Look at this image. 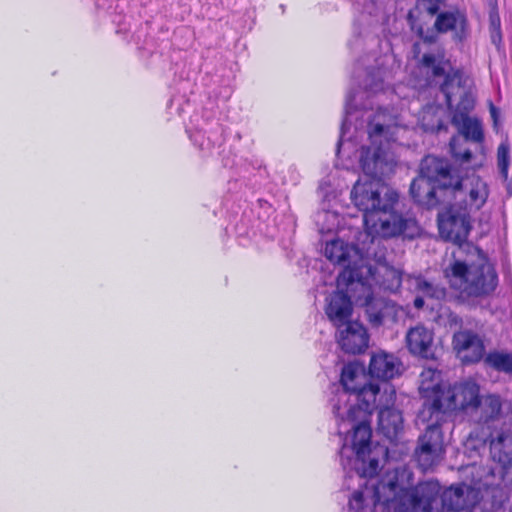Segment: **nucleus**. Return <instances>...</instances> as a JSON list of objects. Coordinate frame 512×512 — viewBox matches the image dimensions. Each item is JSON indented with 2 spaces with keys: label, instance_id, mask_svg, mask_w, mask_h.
Wrapping results in <instances>:
<instances>
[{
  "label": "nucleus",
  "instance_id": "obj_1",
  "mask_svg": "<svg viewBox=\"0 0 512 512\" xmlns=\"http://www.w3.org/2000/svg\"><path fill=\"white\" fill-rule=\"evenodd\" d=\"M450 192L454 200L450 207V240L458 245L454 252L450 288L458 296H484L495 290L498 278L493 265L474 245L467 241L473 225L472 212L482 209L489 198L490 187L472 165L469 149H458L450 143Z\"/></svg>",
  "mask_w": 512,
  "mask_h": 512
},
{
  "label": "nucleus",
  "instance_id": "obj_2",
  "mask_svg": "<svg viewBox=\"0 0 512 512\" xmlns=\"http://www.w3.org/2000/svg\"><path fill=\"white\" fill-rule=\"evenodd\" d=\"M341 390L330 399L332 412L339 421L342 447L339 451L344 470H354L360 478H374L387 455L383 447H371L370 417L377 403H393L395 389L387 382H369L362 366L348 363L342 369Z\"/></svg>",
  "mask_w": 512,
  "mask_h": 512
},
{
  "label": "nucleus",
  "instance_id": "obj_3",
  "mask_svg": "<svg viewBox=\"0 0 512 512\" xmlns=\"http://www.w3.org/2000/svg\"><path fill=\"white\" fill-rule=\"evenodd\" d=\"M384 114L378 112L368 124L371 146L362 147L360 166L364 176L354 184L351 200L363 212L365 230L363 236L382 240L403 235L414 238L419 233L417 222L412 217H403L394 211L398 194L384 185L382 179L394 172L396 157L390 151V125L382 121Z\"/></svg>",
  "mask_w": 512,
  "mask_h": 512
},
{
  "label": "nucleus",
  "instance_id": "obj_4",
  "mask_svg": "<svg viewBox=\"0 0 512 512\" xmlns=\"http://www.w3.org/2000/svg\"><path fill=\"white\" fill-rule=\"evenodd\" d=\"M364 482L349 499L348 512H374L382 504L394 512H441L439 482Z\"/></svg>",
  "mask_w": 512,
  "mask_h": 512
},
{
  "label": "nucleus",
  "instance_id": "obj_5",
  "mask_svg": "<svg viewBox=\"0 0 512 512\" xmlns=\"http://www.w3.org/2000/svg\"><path fill=\"white\" fill-rule=\"evenodd\" d=\"M359 233L357 245H350L343 240L335 239L326 243L324 254L328 260L343 267L337 277L338 287L345 286L347 291L354 285L365 288L364 281L373 278L376 271L370 264L373 258L377 263L385 262V251L381 246L382 240L376 238L374 244L370 238Z\"/></svg>",
  "mask_w": 512,
  "mask_h": 512
},
{
  "label": "nucleus",
  "instance_id": "obj_6",
  "mask_svg": "<svg viewBox=\"0 0 512 512\" xmlns=\"http://www.w3.org/2000/svg\"><path fill=\"white\" fill-rule=\"evenodd\" d=\"M420 393L424 398L423 409L419 413L422 421H447L444 402L448 400L442 387V374L437 369L426 368L420 374Z\"/></svg>",
  "mask_w": 512,
  "mask_h": 512
},
{
  "label": "nucleus",
  "instance_id": "obj_7",
  "mask_svg": "<svg viewBox=\"0 0 512 512\" xmlns=\"http://www.w3.org/2000/svg\"><path fill=\"white\" fill-rule=\"evenodd\" d=\"M425 434L420 438V445L415 451L419 467L423 471L432 469L444 454L443 432L441 424L446 421L437 422L436 419L427 421Z\"/></svg>",
  "mask_w": 512,
  "mask_h": 512
},
{
  "label": "nucleus",
  "instance_id": "obj_8",
  "mask_svg": "<svg viewBox=\"0 0 512 512\" xmlns=\"http://www.w3.org/2000/svg\"><path fill=\"white\" fill-rule=\"evenodd\" d=\"M458 98L454 114L468 115L476 104V86L472 77L463 70L450 74V96Z\"/></svg>",
  "mask_w": 512,
  "mask_h": 512
},
{
  "label": "nucleus",
  "instance_id": "obj_9",
  "mask_svg": "<svg viewBox=\"0 0 512 512\" xmlns=\"http://www.w3.org/2000/svg\"><path fill=\"white\" fill-rule=\"evenodd\" d=\"M413 200L428 209L444 204L448 198V184L436 183L425 177L417 176L410 185Z\"/></svg>",
  "mask_w": 512,
  "mask_h": 512
},
{
  "label": "nucleus",
  "instance_id": "obj_10",
  "mask_svg": "<svg viewBox=\"0 0 512 512\" xmlns=\"http://www.w3.org/2000/svg\"><path fill=\"white\" fill-rule=\"evenodd\" d=\"M336 329L337 342L344 352L358 354L368 347L369 337L365 327L360 322L350 321Z\"/></svg>",
  "mask_w": 512,
  "mask_h": 512
},
{
  "label": "nucleus",
  "instance_id": "obj_11",
  "mask_svg": "<svg viewBox=\"0 0 512 512\" xmlns=\"http://www.w3.org/2000/svg\"><path fill=\"white\" fill-rule=\"evenodd\" d=\"M454 350L464 363H474L482 359L485 347L482 339L475 333L463 331L453 337Z\"/></svg>",
  "mask_w": 512,
  "mask_h": 512
},
{
  "label": "nucleus",
  "instance_id": "obj_12",
  "mask_svg": "<svg viewBox=\"0 0 512 512\" xmlns=\"http://www.w3.org/2000/svg\"><path fill=\"white\" fill-rule=\"evenodd\" d=\"M352 312L353 305L351 299L342 291L334 292L327 298L325 313L336 328L352 321Z\"/></svg>",
  "mask_w": 512,
  "mask_h": 512
},
{
  "label": "nucleus",
  "instance_id": "obj_13",
  "mask_svg": "<svg viewBox=\"0 0 512 512\" xmlns=\"http://www.w3.org/2000/svg\"><path fill=\"white\" fill-rule=\"evenodd\" d=\"M395 402V400L393 401ZM394 403L381 404L377 403L375 409H379L378 413V431L388 440L393 441L399 431L402 429L403 418L399 410L394 409Z\"/></svg>",
  "mask_w": 512,
  "mask_h": 512
},
{
  "label": "nucleus",
  "instance_id": "obj_14",
  "mask_svg": "<svg viewBox=\"0 0 512 512\" xmlns=\"http://www.w3.org/2000/svg\"><path fill=\"white\" fill-rule=\"evenodd\" d=\"M418 67L421 73L425 75L427 85H432L437 78L443 77L444 80L440 89L448 103V74H445L444 55L424 54Z\"/></svg>",
  "mask_w": 512,
  "mask_h": 512
},
{
  "label": "nucleus",
  "instance_id": "obj_15",
  "mask_svg": "<svg viewBox=\"0 0 512 512\" xmlns=\"http://www.w3.org/2000/svg\"><path fill=\"white\" fill-rule=\"evenodd\" d=\"M401 361L393 354L379 352L371 357L369 372L372 377L388 381L401 374Z\"/></svg>",
  "mask_w": 512,
  "mask_h": 512
},
{
  "label": "nucleus",
  "instance_id": "obj_16",
  "mask_svg": "<svg viewBox=\"0 0 512 512\" xmlns=\"http://www.w3.org/2000/svg\"><path fill=\"white\" fill-rule=\"evenodd\" d=\"M432 333L426 327L417 325L407 332L406 341L409 351L423 358H430L432 356Z\"/></svg>",
  "mask_w": 512,
  "mask_h": 512
},
{
  "label": "nucleus",
  "instance_id": "obj_17",
  "mask_svg": "<svg viewBox=\"0 0 512 512\" xmlns=\"http://www.w3.org/2000/svg\"><path fill=\"white\" fill-rule=\"evenodd\" d=\"M479 387L474 382H465L453 388L450 406L454 409H475L479 403Z\"/></svg>",
  "mask_w": 512,
  "mask_h": 512
},
{
  "label": "nucleus",
  "instance_id": "obj_18",
  "mask_svg": "<svg viewBox=\"0 0 512 512\" xmlns=\"http://www.w3.org/2000/svg\"><path fill=\"white\" fill-rule=\"evenodd\" d=\"M446 116V107L438 104H428L419 113L418 125L425 132H438L445 127L444 119Z\"/></svg>",
  "mask_w": 512,
  "mask_h": 512
},
{
  "label": "nucleus",
  "instance_id": "obj_19",
  "mask_svg": "<svg viewBox=\"0 0 512 512\" xmlns=\"http://www.w3.org/2000/svg\"><path fill=\"white\" fill-rule=\"evenodd\" d=\"M452 124L457 128L460 135L466 140L475 143H482L484 132L481 121L469 115L453 114Z\"/></svg>",
  "mask_w": 512,
  "mask_h": 512
},
{
  "label": "nucleus",
  "instance_id": "obj_20",
  "mask_svg": "<svg viewBox=\"0 0 512 512\" xmlns=\"http://www.w3.org/2000/svg\"><path fill=\"white\" fill-rule=\"evenodd\" d=\"M419 176L433 182L448 184V161L433 155L426 156L420 164Z\"/></svg>",
  "mask_w": 512,
  "mask_h": 512
},
{
  "label": "nucleus",
  "instance_id": "obj_21",
  "mask_svg": "<svg viewBox=\"0 0 512 512\" xmlns=\"http://www.w3.org/2000/svg\"><path fill=\"white\" fill-rule=\"evenodd\" d=\"M475 410L480 413L479 420L483 423L498 420L504 415L503 402L495 394L481 397Z\"/></svg>",
  "mask_w": 512,
  "mask_h": 512
},
{
  "label": "nucleus",
  "instance_id": "obj_22",
  "mask_svg": "<svg viewBox=\"0 0 512 512\" xmlns=\"http://www.w3.org/2000/svg\"><path fill=\"white\" fill-rule=\"evenodd\" d=\"M492 459L503 468L512 466V435L501 434L490 443Z\"/></svg>",
  "mask_w": 512,
  "mask_h": 512
},
{
  "label": "nucleus",
  "instance_id": "obj_23",
  "mask_svg": "<svg viewBox=\"0 0 512 512\" xmlns=\"http://www.w3.org/2000/svg\"><path fill=\"white\" fill-rule=\"evenodd\" d=\"M368 281L369 280L364 281L365 288H362L361 286L354 285L352 287L353 289L351 291L360 290L363 293V295L365 296V299H364V302L362 303V305L365 306V312H366L368 321L373 326H380V316H381L384 308L381 307L379 304L380 303L385 304L386 299L381 298V297L371 296Z\"/></svg>",
  "mask_w": 512,
  "mask_h": 512
},
{
  "label": "nucleus",
  "instance_id": "obj_24",
  "mask_svg": "<svg viewBox=\"0 0 512 512\" xmlns=\"http://www.w3.org/2000/svg\"><path fill=\"white\" fill-rule=\"evenodd\" d=\"M422 4L429 15H438L434 23L437 32L448 31V12L442 10L446 7V0H424Z\"/></svg>",
  "mask_w": 512,
  "mask_h": 512
},
{
  "label": "nucleus",
  "instance_id": "obj_25",
  "mask_svg": "<svg viewBox=\"0 0 512 512\" xmlns=\"http://www.w3.org/2000/svg\"><path fill=\"white\" fill-rule=\"evenodd\" d=\"M469 35L466 16L462 11H450V39L455 42L464 41Z\"/></svg>",
  "mask_w": 512,
  "mask_h": 512
},
{
  "label": "nucleus",
  "instance_id": "obj_26",
  "mask_svg": "<svg viewBox=\"0 0 512 512\" xmlns=\"http://www.w3.org/2000/svg\"><path fill=\"white\" fill-rule=\"evenodd\" d=\"M453 491V496H450V511H460L470 506H473L477 502V492L474 490H467V495L464 498V490L462 488H453L450 486V492Z\"/></svg>",
  "mask_w": 512,
  "mask_h": 512
},
{
  "label": "nucleus",
  "instance_id": "obj_27",
  "mask_svg": "<svg viewBox=\"0 0 512 512\" xmlns=\"http://www.w3.org/2000/svg\"><path fill=\"white\" fill-rule=\"evenodd\" d=\"M486 363L496 369L512 375V354L504 352H492L485 359Z\"/></svg>",
  "mask_w": 512,
  "mask_h": 512
},
{
  "label": "nucleus",
  "instance_id": "obj_28",
  "mask_svg": "<svg viewBox=\"0 0 512 512\" xmlns=\"http://www.w3.org/2000/svg\"><path fill=\"white\" fill-rule=\"evenodd\" d=\"M489 30L491 41L499 46L502 42L501 21L496 8H492L489 15Z\"/></svg>",
  "mask_w": 512,
  "mask_h": 512
},
{
  "label": "nucleus",
  "instance_id": "obj_29",
  "mask_svg": "<svg viewBox=\"0 0 512 512\" xmlns=\"http://www.w3.org/2000/svg\"><path fill=\"white\" fill-rule=\"evenodd\" d=\"M509 164V146L508 144L502 143L497 149V165L504 181L508 179Z\"/></svg>",
  "mask_w": 512,
  "mask_h": 512
},
{
  "label": "nucleus",
  "instance_id": "obj_30",
  "mask_svg": "<svg viewBox=\"0 0 512 512\" xmlns=\"http://www.w3.org/2000/svg\"><path fill=\"white\" fill-rule=\"evenodd\" d=\"M381 307H383L382 314L380 316V325L386 323V322H396L398 319V315L400 312V307L396 305L395 302L392 300L386 299V303L379 304Z\"/></svg>",
  "mask_w": 512,
  "mask_h": 512
},
{
  "label": "nucleus",
  "instance_id": "obj_31",
  "mask_svg": "<svg viewBox=\"0 0 512 512\" xmlns=\"http://www.w3.org/2000/svg\"><path fill=\"white\" fill-rule=\"evenodd\" d=\"M385 276L388 278V283L383 282L385 289L389 291H397L402 284V275L399 270L385 267Z\"/></svg>",
  "mask_w": 512,
  "mask_h": 512
},
{
  "label": "nucleus",
  "instance_id": "obj_32",
  "mask_svg": "<svg viewBox=\"0 0 512 512\" xmlns=\"http://www.w3.org/2000/svg\"><path fill=\"white\" fill-rule=\"evenodd\" d=\"M415 289L419 292H422L426 296L430 297H438L439 290L432 283L428 282L422 277H417L415 279Z\"/></svg>",
  "mask_w": 512,
  "mask_h": 512
},
{
  "label": "nucleus",
  "instance_id": "obj_33",
  "mask_svg": "<svg viewBox=\"0 0 512 512\" xmlns=\"http://www.w3.org/2000/svg\"><path fill=\"white\" fill-rule=\"evenodd\" d=\"M353 100H354L353 93H351V92L348 93L346 96V101H345V118L343 119V122L341 125V135H340V139L337 143V153H339V149H340V146L342 145L343 137L346 133L347 124H348V116L351 114Z\"/></svg>",
  "mask_w": 512,
  "mask_h": 512
},
{
  "label": "nucleus",
  "instance_id": "obj_34",
  "mask_svg": "<svg viewBox=\"0 0 512 512\" xmlns=\"http://www.w3.org/2000/svg\"><path fill=\"white\" fill-rule=\"evenodd\" d=\"M437 222H438V228H439V234L440 237L444 241H448V209L444 208L442 211L438 213L437 216Z\"/></svg>",
  "mask_w": 512,
  "mask_h": 512
},
{
  "label": "nucleus",
  "instance_id": "obj_35",
  "mask_svg": "<svg viewBox=\"0 0 512 512\" xmlns=\"http://www.w3.org/2000/svg\"><path fill=\"white\" fill-rule=\"evenodd\" d=\"M489 435H490L489 431H485V432L482 431L481 435L470 433L466 445L473 447V448H478V447L484 446Z\"/></svg>",
  "mask_w": 512,
  "mask_h": 512
},
{
  "label": "nucleus",
  "instance_id": "obj_36",
  "mask_svg": "<svg viewBox=\"0 0 512 512\" xmlns=\"http://www.w3.org/2000/svg\"><path fill=\"white\" fill-rule=\"evenodd\" d=\"M365 88L372 92H376V91L382 89V81L376 80V81H373L372 83H366Z\"/></svg>",
  "mask_w": 512,
  "mask_h": 512
},
{
  "label": "nucleus",
  "instance_id": "obj_37",
  "mask_svg": "<svg viewBox=\"0 0 512 512\" xmlns=\"http://www.w3.org/2000/svg\"><path fill=\"white\" fill-rule=\"evenodd\" d=\"M489 110H490V114L493 119L494 125L496 126L497 122H498L499 111L492 103H490Z\"/></svg>",
  "mask_w": 512,
  "mask_h": 512
},
{
  "label": "nucleus",
  "instance_id": "obj_38",
  "mask_svg": "<svg viewBox=\"0 0 512 512\" xmlns=\"http://www.w3.org/2000/svg\"><path fill=\"white\" fill-rule=\"evenodd\" d=\"M506 411L504 412V415L507 418L508 423L512 425V404H506L505 405Z\"/></svg>",
  "mask_w": 512,
  "mask_h": 512
},
{
  "label": "nucleus",
  "instance_id": "obj_39",
  "mask_svg": "<svg viewBox=\"0 0 512 512\" xmlns=\"http://www.w3.org/2000/svg\"><path fill=\"white\" fill-rule=\"evenodd\" d=\"M424 306V299L423 297H416L414 299V307L417 309H421Z\"/></svg>",
  "mask_w": 512,
  "mask_h": 512
},
{
  "label": "nucleus",
  "instance_id": "obj_40",
  "mask_svg": "<svg viewBox=\"0 0 512 512\" xmlns=\"http://www.w3.org/2000/svg\"><path fill=\"white\" fill-rule=\"evenodd\" d=\"M376 12H377V6L375 4H373L371 8H367V13L370 16L375 15Z\"/></svg>",
  "mask_w": 512,
  "mask_h": 512
},
{
  "label": "nucleus",
  "instance_id": "obj_41",
  "mask_svg": "<svg viewBox=\"0 0 512 512\" xmlns=\"http://www.w3.org/2000/svg\"><path fill=\"white\" fill-rule=\"evenodd\" d=\"M424 40L427 41V42H432L433 41V39L430 38V37H425Z\"/></svg>",
  "mask_w": 512,
  "mask_h": 512
},
{
  "label": "nucleus",
  "instance_id": "obj_42",
  "mask_svg": "<svg viewBox=\"0 0 512 512\" xmlns=\"http://www.w3.org/2000/svg\"><path fill=\"white\" fill-rule=\"evenodd\" d=\"M443 272H444L445 276H448V270L447 269H445Z\"/></svg>",
  "mask_w": 512,
  "mask_h": 512
},
{
  "label": "nucleus",
  "instance_id": "obj_43",
  "mask_svg": "<svg viewBox=\"0 0 512 512\" xmlns=\"http://www.w3.org/2000/svg\"><path fill=\"white\" fill-rule=\"evenodd\" d=\"M407 480H411V475L410 474L407 476Z\"/></svg>",
  "mask_w": 512,
  "mask_h": 512
},
{
  "label": "nucleus",
  "instance_id": "obj_44",
  "mask_svg": "<svg viewBox=\"0 0 512 512\" xmlns=\"http://www.w3.org/2000/svg\"><path fill=\"white\" fill-rule=\"evenodd\" d=\"M452 321H455V318H452V319L450 318V319H449V322H450V323H451Z\"/></svg>",
  "mask_w": 512,
  "mask_h": 512
},
{
  "label": "nucleus",
  "instance_id": "obj_45",
  "mask_svg": "<svg viewBox=\"0 0 512 512\" xmlns=\"http://www.w3.org/2000/svg\"><path fill=\"white\" fill-rule=\"evenodd\" d=\"M452 321H455V318H452V319L450 318V319H449V322H450V323H451Z\"/></svg>",
  "mask_w": 512,
  "mask_h": 512
}]
</instances>
